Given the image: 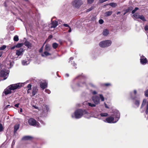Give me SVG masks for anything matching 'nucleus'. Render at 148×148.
Listing matches in <instances>:
<instances>
[{"instance_id": "1", "label": "nucleus", "mask_w": 148, "mask_h": 148, "mask_svg": "<svg viewBox=\"0 0 148 148\" xmlns=\"http://www.w3.org/2000/svg\"><path fill=\"white\" fill-rule=\"evenodd\" d=\"M84 116L85 117L89 119L91 117L90 114L85 110L78 109L76 110L73 114L71 115L73 118L79 119Z\"/></svg>"}, {"instance_id": "2", "label": "nucleus", "mask_w": 148, "mask_h": 148, "mask_svg": "<svg viewBox=\"0 0 148 148\" xmlns=\"http://www.w3.org/2000/svg\"><path fill=\"white\" fill-rule=\"evenodd\" d=\"M113 116H110L107 118L106 119L104 120L105 122L108 123H116L120 118V113L117 110H115L113 111V114L112 115Z\"/></svg>"}, {"instance_id": "3", "label": "nucleus", "mask_w": 148, "mask_h": 148, "mask_svg": "<svg viewBox=\"0 0 148 148\" xmlns=\"http://www.w3.org/2000/svg\"><path fill=\"white\" fill-rule=\"evenodd\" d=\"M77 78H78L81 79V81L77 83V85L72 86V87L74 90H77V87H83L86 86V83L85 82V80L87 78L84 75H79L77 76Z\"/></svg>"}, {"instance_id": "4", "label": "nucleus", "mask_w": 148, "mask_h": 148, "mask_svg": "<svg viewBox=\"0 0 148 148\" xmlns=\"http://www.w3.org/2000/svg\"><path fill=\"white\" fill-rule=\"evenodd\" d=\"M25 83H18L17 84L10 85L9 86L11 90H14L16 89L20 88L21 87L24 86Z\"/></svg>"}, {"instance_id": "5", "label": "nucleus", "mask_w": 148, "mask_h": 148, "mask_svg": "<svg viewBox=\"0 0 148 148\" xmlns=\"http://www.w3.org/2000/svg\"><path fill=\"white\" fill-rule=\"evenodd\" d=\"M112 42L111 40H106L101 42L99 43V45L101 47H106L110 46Z\"/></svg>"}, {"instance_id": "6", "label": "nucleus", "mask_w": 148, "mask_h": 148, "mask_svg": "<svg viewBox=\"0 0 148 148\" xmlns=\"http://www.w3.org/2000/svg\"><path fill=\"white\" fill-rule=\"evenodd\" d=\"M29 124L31 126H36L37 127H40V125L39 123L32 118H30L29 119L28 121Z\"/></svg>"}, {"instance_id": "7", "label": "nucleus", "mask_w": 148, "mask_h": 148, "mask_svg": "<svg viewBox=\"0 0 148 148\" xmlns=\"http://www.w3.org/2000/svg\"><path fill=\"white\" fill-rule=\"evenodd\" d=\"M9 72V71H7L5 69L1 70L0 73V76L1 77H4V80L7 78Z\"/></svg>"}, {"instance_id": "8", "label": "nucleus", "mask_w": 148, "mask_h": 148, "mask_svg": "<svg viewBox=\"0 0 148 148\" xmlns=\"http://www.w3.org/2000/svg\"><path fill=\"white\" fill-rule=\"evenodd\" d=\"M72 5L74 7L79 8L83 3L81 0H75L72 2Z\"/></svg>"}, {"instance_id": "9", "label": "nucleus", "mask_w": 148, "mask_h": 148, "mask_svg": "<svg viewBox=\"0 0 148 148\" xmlns=\"http://www.w3.org/2000/svg\"><path fill=\"white\" fill-rule=\"evenodd\" d=\"M42 112L41 115L43 116H45L47 115L48 112L49 111V108L48 105H44L42 108Z\"/></svg>"}, {"instance_id": "10", "label": "nucleus", "mask_w": 148, "mask_h": 148, "mask_svg": "<svg viewBox=\"0 0 148 148\" xmlns=\"http://www.w3.org/2000/svg\"><path fill=\"white\" fill-rule=\"evenodd\" d=\"M108 116V114L107 113L101 112L100 114L94 115L93 117L99 119H102V117H107Z\"/></svg>"}, {"instance_id": "11", "label": "nucleus", "mask_w": 148, "mask_h": 148, "mask_svg": "<svg viewBox=\"0 0 148 148\" xmlns=\"http://www.w3.org/2000/svg\"><path fill=\"white\" fill-rule=\"evenodd\" d=\"M92 99L95 104H98L100 103V98L97 95L93 96L92 97Z\"/></svg>"}, {"instance_id": "12", "label": "nucleus", "mask_w": 148, "mask_h": 148, "mask_svg": "<svg viewBox=\"0 0 148 148\" xmlns=\"http://www.w3.org/2000/svg\"><path fill=\"white\" fill-rule=\"evenodd\" d=\"M140 62L143 65H145L147 62V59L144 56L142 55L140 56Z\"/></svg>"}, {"instance_id": "13", "label": "nucleus", "mask_w": 148, "mask_h": 148, "mask_svg": "<svg viewBox=\"0 0 148 148\" xmlns=\"http://www.w3.org/2000/svg\"><path fill=\"white\" fill-rule=\"evenodd\" d=\"M131 98L133 100H135V104L137 107H138L140 105V99L137 97H134L132 95L131 96Z\"/></svg>"}, {"instance_id": "14", "label": "nucleus", "mask_w": 148, "mask_h": 148, "mask_svg": "<svg viewBox=\"0 0 148 148\" xmlns=\"http://www.w3.org/2000/svg\"><path fill=\"white\" fill-rule=\"evenodd\" d=\"M12 92V90L8 86L4 90L3 93L6 95L10 94Z\"/></svg>"}, {"instance_id": "15", "label": "nucleus", "mask_w": 148, "mask_h": 148, "mask_svg": "<svg viewBox=\"0 0 148 148\" xmlns=\"http://www.w3.org/2000/svg\"><path fill=\"white\" fill-rule=\"evenodd\" d=\"M47 83L46 82L44 81L43 82H42L40 84L41 88L44 90L47 87Z\"/></svg>"}, {"instance_id": "16", "label": "nucleus", "mask_w": 148, "mask_h": 148, "mask_svg": "<svg viewBox=\"0 0 148 148\" xmlns=\"http://www.w3.org/2000/svg\"><path fill=\"white\" fill-rule=\"evenodd\" d=\"M23 48H20L18 50H16V54L18 56H19L23 54Z\"/></svg>"}, {"instance_id": "17", "label": "nucleus", "mask_w": 148, "mask_h": 148, "mask_svg": "<svg viewBox=\"0 0 148 148\" xmlns=\"http://www.w3.org/2000/svg\"><path fill=\"white\" fill-rule=\"evenodd\" d=\"M58 22L56 21H53L51 24V28H55L58 25Z\"/></svg>"}, {"instance_id": "18", "label": "nucleus", "mask_w": 148, "mask_h": 148, "mask_svg": "<svg viewBox=\"0 0 148 148\" xmlns=\"http://www.w3.org/2000/svg\"><path fill=\"white\" fill-rule=\"evenodd\" d=\"M38 89L36 87H34L33 88L32 96H34L37 93Z\"/></svg>"}, {"instance_id": "19", "label": "nucleus", "mask_w": 148, "mask_h": 148, "mask_svg": "<svg viewBox=\"0 0 148 148\" xmlns=\"http://www.w3.org/2000/svg\"><path fill=\"white\" fill-rule=\"evenodd\" d=\"M109 33V31L107 29H103L102 34L104 36H107Z\"/></svg>"}, {"instance_id": "20", "label": "nucleus", "mask_w": 148, "mask_h": 148, "mask_svg": "<svg viewBox=\"0 0 148 148\" xmlns=\"http://www.w3.org/2000/svg\"><path fill=\"white\" fill-rule=\"evenodd\" d=\"M133 16L134 17L136 18H137L138 16V18H144V17L143 15H138V14L136 13L134 14Z\"/></svg>"}, {"instance_id": "21", "label": "nucleus", "mask_w": 148, "mask_h": 148, "mask_svg": "<svg viewBox=\"0 0 148 148\" xmlns=\"http://www.w3.org/2000/svg\"><path fill=\"white\" fill-rule=\"evenodd\" d=\"M51 49V46L48 44H46L45 47V49L46 51H49Z\"/></svg>"}, {"instance_id": "22", "label": "nucleus", "mask_w": 148, "mask_h": 148, "mask_svg": "<svg viewBox=\"0 0 148 148\" xmlns=\"http://www.w3.org/2000/svg\"><path fill=\"white\" fill-rule=\"evenodd\" d=\"M84 103L88 106L91 107H95L96 106V104L95 103L94 104L87 102H85Z\"/></svg>"}, {"instance_id": "23", "label": "nucleus", "mask_w": 148, "mask_h": 148, "mask_svg": "<svg viewBox=\"0 0 148 148\" xmlns=\"http://www.w3.org/2000/svg\"><path fill=\"white\" fill-rule=\"evenodd\" d=\"M133 7L131 6L129 7L127 9H126L125 11V12L123 14V15H125V14L127 12H130L133 9Z\"/></svg>"}, {"instance_id": "24", "label": "nucleus", "mask_w": 148, "mask_h": 148, "mask_svg": "<svg viewBox=\"0 0 148 148\" xmlns=\"http://www.w3.org/2000/svg\"><path fill=\"white\" fill-rule=\"evenodd\" d=\"M24 44L25 46H27L28 48L31 47L32 46L31 44L27 41H25Z\"/></svg>"}, {"instance_id": "25", "label": "nucleus", "mask_w": 148, "mask_h": 148, "mask_svg": "<svg viewBox=\"0 0 148 148\" xmlns=\"http://www.w3.org/2000/svg\"><path fill=\"white\" fill-rule=\"evenodd\" d=\"M7 63L8 65V66H7V67L9 69L11 68L13 65V63L11 62L10 61L7 62Z\"/></svg>"}, {"instance_id": "26", "label": "nucleus", "mask_w": 148, "mask_h": 148, "mask_svg": "<svg viewBox=\"0 0 148 148\" xmlns=\"http://www.w3.org/2000/svg\"><path fill=\"white\" fill-rule=\"evenodd\" d=\"M47 51H45L43 53L41 54V56L43 57H44L45 56H47L51 55V54Z\"/></svg>"}, {"instance_id": "27", "label": "nucleus", "mask_w": 148, "mask_h": 148, "mask_svg": "<svg viewBox=\"0 0 148 148\" xmlns=\"http://www.w3.org/2000/svg\"><path fill=\"white\" fill-rule=\"evenodd\" d=\"M32 137L29 136H26L23 137L22 139L23 140H28L31 139Z\"/></svg>"}, {"instance_id": "28", "label": "nucleus", "mask_w": 148, "mask_h": 148, "mask_svg": "<svg viewBox=\"0 0 148 148\" xmlns=\"http://www.w3.org/2000/svg\"><path fill=\"white\" fill-rule=\"evenodd\" d=\"M101 86H111L112 84L110 83H103L101 84Z\"/></svg>"}, {"instance_id": "29", "label": "nucleus", "mask_w": 148, "mask_h": 148, "mask_svg": "<svg viewBox=\"0 0 148 148\" xmlns=\"http://www.w3.org/2000/svg\"><path fill=\"white\" fill-rule=\"evenodd\" d=\"M112 13V11H108L106 12L104 14V15L105 16H109Z\"/></svg>"}, {"instance_id": "30", "label": "nucleus", "mask_w": 148, "mask_h": 148, "mask_svg": "<svg viewBox=\"0 0 148 148\" xmlns=\"http://www.w3.org/2000/svg\"><path fill=\"white\" fill-rule=\"evenodd\" d=\"M19 125L18 124L16 125L14 127V132H15L19 129Z\"/></svg>"}, {"instance_id": "31", "label": "nucleus", "mask_w": 148, "mask_h": 148, "mask_svg": "<svg viewBox=\"0 0 148 148\" xmlns=\"http://www.w3.org/2000/svg\"><path fill=\"white\" fill-rule=\"evenodd\" d=\"M110 6H112V7L114 8L117 6V4L114 3H111L108 4Z\"/></svg>"}, {"instance_id": "32", "label": "nucleus", "mask_w": 148, "mask_h": 148, "mask_svg": "<svg viewBox=\"0 0 148 148\" xmlns=\"http://www.w3.org/2000/svg\"><path fill=\"white\" fill-rule=\"evenodd\" d=\"M29 64V62L28 61L23 60L22 61V64L23 65H26Z\"/></svg>"}, {"instance_id": "33", "label": "nucleus", "mask_w": 148, "mask_h": 148, "mask_svg": "<svg viewBox=\"0 0 148 148\" xmlns=\"http://www.w3.org/2000/svg\"><path fill=\"white\" fill-rule=\"evenodd\" d=\"M137 94V91L136 90H135L134 91L133 93L131 92L130 93V96L131 97V95H132L133 96L135 97H137L136 96V95Z\"/></svg>"}, {"instance_id": "34", "label": "nucleus", "mask_w": 148, "mask_h": 148, "mask_svg": "<svg viewBox=\"0 0 148 148\" xmlns=\"http://www.w3.org/2000/svg\"><path fill=\"white\" fill-rule=\"evenodd\" d=\"M58 44L56 43H53L52 44V47L54 49H56L58 46Z\"/></svg>"}, {"instance_id": "35", "label": "nucleus", "mask_w": 148, "mask_h": 148, "mask_svg": "<svg viewBox=\"0 0 148 148\" xmlns=\"http://www.w3.org/2000/svg\"><path fill=\"white\" fill-rule=\"evenodd\" d=\"M89 84L91 87H92V88H97V86L92 83H90Z\"/></svg>"}, {"instance_id": "36", "label": "nucleus", "mask_w": 148, "mask_h": 148, "mask_svg": "<svg viewBox=\"0 0 148 148\" xmlns=\"http://www.w3.org/2000/svg\"><path fill=\"white\" fill-rule=\"evenodd\" d=\"M99 96L100 98L101 101H104L105 99L103 95L101 94H100L99 95Z\"/></svg>"}, {"instance_id": "37", "label": "nucleus", "mask_w": 148, "mask_h": 148, "mask_svg": "<svg viewBox=\"0 0 148 148\" xmlns=\"http://www.w3.org/2000/svg\"><path fill=\"white\" fill-rule=\"evenodd\" d=\"M145 112L146 114H148V101L147 102Z\"/></svg>"}, {"instance_id": "38", "label": "nucleus", "mask_w": 148, "mask_h": 148, "mask_svg": "<svg viewBox=\"0 0 148 148\" xmlns=\"http://www.w3.org/2000/svg\"><path fill=\"white\" fill-rule=\"evenodd\" d=\"M147 100L146 99H144L143 100V102L141 105V108H142L143 106H144Z\"/></svg>"}, {"instance_id": "39", "label": "nucleus", "mask_w": 148, "mask_h": 148, "mask_svg": "<svg viewBox=\"0 0 148 148\" xmlns=\"http://www.w3.org/2000/svg\"><path fill=\"white\" fill-rule=\"evenodd\" d=\"M18 37L17 35H16L14 36V40L15 41H18Z\"/></svg>"}, {"instance_id": "40", "label": "nucleus", "mask_w": 148, "mask_h": 148, "mask_svg": "<svg viewBox=\"0 0 148 148\" xmlns=\"http://www.w3.org/2000/svg\"><path fill=\"white\" fill-rule=\"evenodd\" d=\"M138 8L137 7L135 8L134 10H132V14H134L137 10H138Z\"/></svg>"}, {"instance_id": "41", "label": "nucleus", "mask_w": 148, "mask_h": 148, "mask_svg": "<svg viewBox=\"0 0 148 148\" xmlns=\"http://www.w3.org/2000/svg\"><path fill=\"white\" fill-rule=\"evenodd\" d=\"M145 95L146 97H148V89L145 91Z\"/></svg>"}, {"instance_id": "42", "label": "nucleus", "mask_w": 148, "mask_h": 148, "mask_svg": "<svg viewBox=\"0 0 148 148\" xmlns=\"http://www.w3.org/2000/svg\"><path fill=\"white\" fill-rule=\"evenodd\" d=\"M6 47V46L5 45H3L2 47H0V50H3Z\"/></svg>"}, {"instance_id": "43", "label": "nucleus", "mask_w": 148, "mask_h": 148, "mask_svg": "<svg viewBox=\"0 0 148 148\" xmlns=\"http://www.w3.org/2000/svg\"><path fill=\"white\" fill-rule=\"evenodd\" d=\"M32 85L30 84H29L27 86V88H28V89L31 90L32 88Z\"/></svg>"}, {"instance_id": "44", "label": "nucleus", "mask_w": 148, "mask_h": 148, "mask_svg": "<svg viewBox=\"0 0 148 148\" xmlns=\"http://www.w3.org/2000/svg\"><path fill=\"white\" fill-rule=\"evenodd\" d=\"M16 46V47H20L22 46V44L21 43H18L17 44Z\"/></svg>"}, {"instance_id": "45", "label": "nucleus", "mask_w": 148, "mask_h": 148, "mask_svg": "<svg viewBox=\"0 0 148 148\" xmlns=\"http://www.w3.org/2000/svg\"><path fill=\"white\" fill-rule=\"evenodd\" d=\"M3 127L2 125L0 124V132H2L3 131Z\"/></svg>"}, {"instance_id": "46", "label": "nucleus", "mask_w": 148, "mask_h": 148, "mask_svg": "<svg viewBox=\"0 0 148 148\" xmlns=\"http://www.w3.org/2000/svg\"><path fill=\"white\" fill-rule=\"evenodd\" d=\"M145 30L146 32H148V25H146L144 27Z\"/></svg>"}, {"instance_id": "47", "label": "nucleus", "mask_w": 148, "mask_h": 148, "mask_svg": "<svg viewBox=\"0 0 148 148\" xmlns=\"http://www.w3.org/2000/svg\"><path fill=\"white\" fill-rule=\"evenodd\" d=\"M26 23L24 22V24L25 26V28H26L27 26L28 25H29V24H28V23L27 22V21H26Z\"/></svg>"}, {"instance_id": "48", "label": "nucleus", "mask_w": 148, "mask_h": 148, "mask_svg": "<svg viewBox=\"0 0 148 148\" xmlns=\"http://www.w3.org/2000/svg\"><path fill=\"white\" fill-rule=\"evenodd\" d=\"M94 0H88V3L89 4H91L93 2Z\"/></svg>"}, {"instance_id": "49", "label": "nucleus", "mask_w": 148, "mask_h": 148, "mask_svg": "<svg viewBox=\"0 0 148 148\" xmlns=\"http://www.w3.org/2000/svg\"><path fill=\"white\" fill-rule=\"evenodd\" d=\"M93 9V7H91L90 8L86 10V12H88L92 10Z\"/></svg>"}, {"instance_id": "50", "label": "nucleus", "mask_w": 148, "mask_h": 148, "mask_svg": "<svg viewBox=\"0 0 148 148\" xmlns=\"http://www.w3.org/2000/svg\"><path fill=\"white\" fill-rule=\"evenodd\" d=\"M99 22L100 24H101L103 23V21L102 19H100Z\"/></svg>"}, {"instance_id": "51", "label": "nucleus", "mask_w": 148, "mask_h": 148, "mask_svg": "<svg viewBox=\"0 0 148 148\" xmlns=\"http://www.w3.org/2000/svg\"><path fill=\"white\" fill-rule=\"evenodd\" d=\"M45 92L48 94H49L51 92L50 90L48 89H46L45 90Z\"/></svg>"}, {"instance_id": "52", "label": "nucleus", "mask_w": 148, "mask_h": 148, "mask_svg": "<svg viewBox=\"0 0 148 148\" xmlns=\"http://www.w3.org/2000/svg\"><path fill=\"white\" fill-rule=\"evenodd\" d=\"M92 93L93 95H96L97 94V92L96 91L94 90L92 92Z\"/></svg>"}, {"instance_id": "53", "label": "nucleus", "mask_w": 148, "mask_h": 148, "mask_svg": "<svg viewBox=\"0 0 148 148\" xmlns=\"http://www.w3.org/2000/svg\"><path fill=\"white\" fill-rule=\"evenodd\" d=\"M108 0H99V2L100 3H103L104 2H105L106 1H107Z\"/></svg>"}, {"instance_id": "54", "label": "nucleus", "mask_w": 148, "mask_h": 148, "mask_svg": "<svg viewBox=\"0 0 148 148\" xmlns=\"http://www.w3.org/2000/svg\"><path fill=\"white\" fill-rule=\"evenodd\" d=\"M63 26L65 27H70V26H69V25H68L67 24H64L63 25Z\"/></svg>"}, {"instance_id": "55", "label": "nucleus", "mask_w": 148, "mask_h": 148, "mask_svg": "<svg viewBox=\"0 0 148 148\" xmlns=\"http://www.w3.org/2000/svg\"><path fill=\"white\" fill-rule=\"evenodd\" d=\"M19 103H18L15 104L14 106L15 107H16V108H18L19 107Z\"/></svg>"}, {"instance_id": "56", "label": "nucleus", "mask_w": 148, "mask_h": 148, "mask_svg": "<svg viewBox=\"0 0 148 148\" xmlns=\"http://www.w3.org/2000/svg\"><path fill=\"white\" fill-rule=\"evenodd\" d=\"M43 46H42L41 48L40 49V50H39V52H41L42 51V50H43Z\"/></svg>"}, {"instance_id": "57", "label": "nucleus", "mask_w": 148, "mask_h": 148, "mask_svg": "<svg viewBox=\"0 0 148 148\" xmlns=\"http://www.w3.org/2000/svg\"><path fill=\"white\" fill-rule=\"evenodd\" d=\"M53 37V36L52 35H49V37H48V39H51Z\"/></svg>"}, {"instance_id": "58", "label": "nucleus", "mask_w": 148, "mask_h": 148, "mask_svg": "<svg viewBox=\"0 0 148 148\" xmlns=\"http://www.w3.org/2000/svg\"><path fill=\"white\" fill-rule=\"evenodd\" d=\"M40 121V123L42 124H43L44 125L45 124V123L42 120H41Z\"/></svg>"}, {"instance_id": "59", "label": "nucleus", "mask_w": 148, "mask_h": 148, "mask_svg": "<svg viewBox=\"0 0 148 148\" xmlns=\"http://www.w3.org/2000/svg\"><path fill=\"white\" fill-rule=\"evenodd\" d=\"M69 30L68 31V32L70 33L71 32V27H69Z\"/></svg>"}, {"instance_id": "60", "label": "nucleus", "mask_w": 148, "mask_h": 148, "mask_svg": "<svg viewBox=\"0 0 148 148\" xmlns=\"http://www.w3.org/2000/svg\"><path fill=\"white\" fill-rule=\"evenodd\" d=\"M104 105L105 107L107 108H109V107L108 106V105L105 103Z\"/></svg>"}, {"instance_id": "61", "label": "nucleus", "mask_w": 148, "mask_h": 148, "mask_svg": "<svg viewBox=\"0 0 148 148\" xmlns=\"http://www.w3.org/2000/svg\"><path fill=\"white\" fill-rule=\"evenodd\" d=\"M33 107H34V108L36 109H37L38 108V107L34 105H33L32 106Z\"/></svg>"}, {"instance_id": "62", "label": "nucleus", "mask_w": 148, "mask_h": 148, "mask_svg": "<svg viewBox=\"0 0 148 148\" xmlns=\"http://www.w3.org/2000/svg\"><path fill=\"white\" fill-rule=\"evenodd\" d=\"M76 64H75L74 62L73 63V66L75 67V68L76 69L77 68L76 67Z\"/></svg>"}, {"instance_id": "63", "label": "nucleus", "mask_w": 148, "mask_h": 148, "mask_svg": "<svg viewBox=\"0 0 148 148\" xmlns=\"http://www.w3.org/2000/svg\"><path fill=\"white\" fill-rule=\"evenodd\" d=\"M16 47V46H14L13 47H12L11 48V49H14Z\"/></svg>"}, {"instance_id": "64", "label": "nucleus", "mask_w": 148, "mask_h": 148, "mask_svg": "<svg viewBox=\"0 0 148 148\" xmlns=\"http://www.w3.org/2000/svg\"><path fill=\"white\" fill-rule=\"evenodd\" d=\"M22 111H23L22 109L21 108H20V110L19 113L20 114H21V113L22 112Z\"/></svg>"}]
</instances>
